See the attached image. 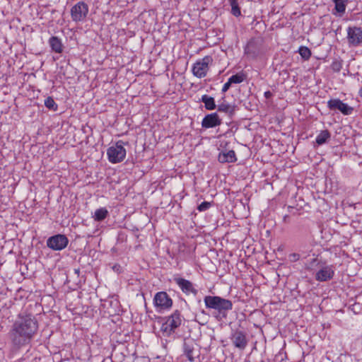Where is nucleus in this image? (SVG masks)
<instances>
[{
  "mask_svg": "<svg viewBox=\"0 0 362 362\" xmlns=\"http://www.w3.org/2000/svg\"><path fill=\"white\" fill-rule=\"evenodd\" d=\"M38 331V322L31 314L20 313L8 332L12 349L18 351L28 345Z\"/></svg>",
  "mask_w": 362,
  "mask_h": 362,
  "instance_id": "f257e3e1",
  "label": "nucleus"
},
{
  "mask_svg": "<svg viewBox=\"0 0 362 362\" xmlns=\"http://www.w3.org/2000/svg\"><path fill=\"white\" fill-rule=\"evenodd\" d=\"M207 309L213 310L214 317L218 321L226 319L228 313L233 309V303L218 296H206L204 298Z\"/></svg>",
  "mask_w": 362,
  "mask_h": 362,
  "instance_id": "f03ea898",
  "label": "nucleus"
},
{
  "mask_svg": "<svg viewBox=\"0 0 362 362\" xmlns=\"http://www.w3.org/2000/svg\"><path fill=\"white\" fill-rule=\"evenodd\" d=\"M182 316L181 313L176 310L168 317L163 318L160 331L164 337H170L175 332L182 324Z\"/></svg>",
  "mask_w": 362,
  "mask_h": 362,
  "instance_id": "7ed1b4c3",
  "label": "nucleus"
},
{
  "mask_svg": "<svg viewBox=\"0 0 362 362\" xmlns=\"http://www.w3.org/2000/svg\"><path fill=\"white\" fill-rule=\"evenodd\" d=\"M124 144L122 141H118L114 146L107 148V155L110 163H117L124 160L127 154Z\"/></svg>",
  "mask_w": 362,
  "mask_h": 362,
  "instance_id": "20e7f679",
  "label": "nucleus"
},
{
  "mask_svg": "<svg viewBox=\"0 0 362 362\" xmlns=\"http://www.w3.org/2000/svg\"><path fill=\"white\" fill-rule=\"evenodd\" d=\"M213 62V59L211 56H205L202 59L197 61L192 66L193 74L199 78H202L206 76L209 71V66Z\"/></svg>",
  "mask_w": 362,
  "mask_h": 362,
  "instance_id": "39448f33",
  "label": "nucleus"
},
{
  "mask_svg": "<svg viewBox=\"0 0 362 362\" xmlns=\"http://www.w3.org/2000/svg\"><path fill=\"white\" fill-rule=\"evenodd\" d=\"M89 11L88 6L84 1H79L71 8V17L74 22L86 21Z\"/></svg>",
  "mask_w": 362,
  "mask_h": 362,
  "instance_id": "423d86ee",
  "label": "nucleus"
},
{
  "mask_svg": "<svg viewBox=\"0 0 362 362\" xmlns=\"http://www.w3.org/2000/svg\"><path fill=\"white\" fill-rule=\"evenodd\" d=\"M153 304L157 310H169L173 305V300L166 292L160 291L154 296Z\"/></svg>",
  "mask_w": 362,
  "mask_h": 362,
  "instance_id": "0eeeda50",
  "label": "nucleus"
},
{
  "mask_svg": "<svg viewBox=\"0 0 362 362\" xmlns=\"http://www.w3.org/2000/svg\"><path fill=\"white\" fill-rule=\"evenodd\" d=\"M327 107L330 110H338L344 115H350L354 111V108L348 104L344 103L342 100L338 98L330 99L327 101Z\"/></svg>",
  "mask_w": 362,
  "mask_h": 362,
  "instance_id": "6e6552de",
  "label": "nucleus"
},
{
  "mask_svg": "<svg viewBox=\"0 0 362 362\" xmlns=\"http://www.w3.org/2000/svg\"><path fill=\"white\" fill-rule=\"evenodd\" d=\"M68 243L69 239L62 234L51 236L47 240V247L53 250H62L67 246Z\"/></svg>",
  "mask_w": 362,
  "mask_h": 362,
  "instance_id": "1a4fd4ad",
  "label": "nucleus"
},
{
  "mask_svg": "<svg viewBox=\"0 0 362 362\" xmlns=\"http://www.w3.org/2000/svg\"><path fill=\"white\" fill-rule=\"evenodd\" d=\"M173 281L185 294L189 295L192 293L194 296L197 294V290L194 288L193 284L190 281L180 277L179 276H175L173 277Z\"/></svg>",
  "mask_w": 362,
  "mask_h": 362,
  "instance_id": "9d476101",
  "label": "nucleus"
},
{
  "mask_svg": "<svg viewBox=\"0 0 362 362\" xmlns=\"http://www.w3.org/2000/svg\"><path fill=\"white\" fill-rule=\"evenodd\" d=\"M347 40L351 46L357 47L362 43V29L359 27H349Z\"/></svg>",
  "mask_w": 362,
  "mask_h": 362,
  "instance_id": "9b49d317",
  "label": "nucleus"
},
{
  "mask_svg": "<svg viewBox=\"0 0 362 362\" xmlns=\"http://www.w3.org/2000/svg\"><path fill=\"white\" fill-rule=\"evenodd\" d=\"M233 344L240 350H244L248 344L245 332L241 330H235L231 334Z\"/></svg>",
  "mask_w": 362,
  "mask_h": 362,
  "instance_id": "f8f14e48",
  "label": "nucleus"
},
{
  "mask_svg": "<svg viewBox=\"0 0 362 362\" xmlns=\"http://www.w3.org/2000/svg\"><path fill=\"white\" fill-rule=\"evenodd\" d=\"M334 270L332 265H324L316 272L315 278L318 281H327L333 278Z\"/></svg>",
  "mask_w": 362,
  "mask_h": 362,
  "instance_id": "ddd939ff",
  "label": "nucleus"
},
{
  "mask_svg": "<svg viewBox=\"0 0 362 362\" xmlns=\"http://www.w3.org/2000/svg\"><path fill=\"white\" fill-rule=\"evenodd\" d=\"M222 124V119L217 112L206 115L202 121V127L204 129L214 128Z\"/></svg>",
  "mask_w": 362,
  "mask_h": 362,
  "instance_id": "4468645a",
  "label": "nucleus"
},
{
  "mask_svg": "<svg viewBox=\"0 0 362 362\" xmlns=\"http://www.w3.org/2000/svg\"><path fill=\"white\" fill-rule=\"evenodd\" d=\"M218 160L220 163H234L237 160L235 153L233 150L222 151L219 153Z\"/></svg>",
  "mask_w": 362,
  "mask_h": 362,
  "instance_id": "2eb2a0df",
  "label": "nucleus"
},
{
  "mask_svg": "<svg viewBox=\"0 0 362 362\" xmlns=\"http://www.w3.org/2000/svg\"><path fill=\"white\" fill-rule=\"evenodd\" d=\"M217 110L218 112H224L228 117H233V116L235 115V105H232L223 101L217 105Z\"/></svg>",
  "mask_w": 362,
  "mask_h": 362,
  "instance_id": "dca6fc26",
  "label": "nucleus"
},
{
  "mask_svg": "<svg viewBox=\"0 0 362 362\" xmlns=\"http://www.w3.org/2000/svg\"><path fill=\"white\" fill-rule=\"evenodd\" d=\"M49 45L53 52L58 54H61L63 52V45L61 39L58 37H51L49 40Z\"/></svg>",
  "mask_w": 362,
  "mask_h": 362,
  "instance_id": "f3484780",
  "label": "nucleus"
},
{
  "mask_svg": "<svg viewBox=\"0 0 362 362\" xmlns=\"http://www.w3.org/2000/svg\"><path fill=\"white\" fill-rule=\"evenodd\" d=\"M200 101L204 104V107L207 110H214L216 108L215 100L213 97L208 95H203Z\"/></svg>",
  "mask_w": 362,
  "mask_h": 362,
  "instance_id": "a211bd4d",
  "label": "nucleus"
},
{
  "mask_svg": "<svg viewBox=\"0 0 362 362\" xmlns=\"http://www.w3.org/2000/svg\"><path fill=\"white\" fill-rule=\"evenodd\" d=\"M331 134L328 130H323L317 136L315 141L320 146L325 144L329 139Z\"/></svg>",
  "mask_w": 362,
  "mask_h": 362,
  "instance_id": "6ab92c4d",
  "label": "nucleus"
},
{
  "mask_svg": "<svg viewBox=\"0 0 362 362\" xmlns=\"http://www.w3.org/2000/svg\"><path fill=\"white\" fill-rule=\"evenodd\" d=\"M109 212L106 208L102 207L95 210L94 213V220L96 221H102L107 218Z\"/></svg>",
  "mask_w": 362,
  "mask_h": 362,
  "instance_id": "aec40b11",
  "label": "nucleus"
},
{
  "mask_svg": "<svg viewBox=\"0 0 362 362\" xmlns=\"http://www.w3.org/2000/svg\"><path fill=\"white\" fill-rule=\"evenodd\" d=\"M334 9L341 15L344 13L349 0H333Z\"/></svg>",
  "mask_w": 362,
  "mask_h": 362,
  "instance_id": "412c9836",
  "label": "nucleus"
},
{
  "mask_svg": "<svg viewBox=\"0 0 362 362\" xmlns=\"http://www.w3.org/2000/svg\"><path fill=\"white\" fill-rule=\"evenodd\" d=\"M184 353L189 361L192 362L194 361V348H193L192 345H191L188 343H185L184 344Z\"/></svg>",
  "mask_w": 362,
  "mask_h": 362,
  "instance_id": "4be33fe9",
  "label": "nucleus"
},
{
  "mask_svg": "<svg viewBox=\"0 0 362 362\" xmlns=\"http://www.w3.org/2000/svg\"><path fill=\"white\" fill-rule=\"evenodd\" d=\"M228 1L231 6V13L235 17L240 16L241 15V11L238 0H228Z\"/></svg>",
  "mask_w": 362,
  "mask_h": 362,
  "instance_id": "5701e85b",
  "label": "nucleus"
},
{
  "mask_svg": "<svg viewBox=\"0 0 362 362\" xmlns=\"http://www.w3.org/2000/svg\"><path fill=\"white\" fill-rule=\"evenodd\" d=\"M298 53L304 60H308L311 56L310 49L305 46H300L299 47Z\"/></svg>",
  "mask_w": 362,
  "mask_h": 362,
  "instance_id": "b1692460",
  "label": "nucleus"
},
{
  "mask_svg": "<svg viewBox=\"0 0 362 362\" xmlns=\"http://www.w3.org/2000/svg\"><path fill=\"white\" fill-rule=\"evenodd\" d=\"M245 78V75L243 73H238L237 74L231 76L228 80L231 83H240Z\"/></svg>",
  "mask_w": 362,
  "mask_h": 362,
  "instance_id": "393cba45",
  "label": "nucleus"
},
{
  "mask_svg": "<svg viewBox=\"0 0 362 362\" xmlns=\"http://www.w3.org/2000/svg\"><path fill=\"white\" fill-rule=\"evenodd\" d=\"M245 53L247 54H250L252 57H256L257 54V52L255 50V42L252 41L249 42L245 48Z\"/></svg>",
  "mask_w": 362,
  "mask_h": 362,
  "instance_id": "a878e982",
  "label": "nucleus"
},
{
  "mask_svg": "<svg viewBox=\"0 0 362 362\" xmlns=\"http://www.w3.org/2000/svg\"><path fill=\"white\" fill-rule=\"evenodd\" d=\"M45 105L48 109L54 111L57 110L58 107L57 103L54 102V99L52 97H47L45 100Z\"/></svg>",
  "mask_w": 362,
  "mask_h": 362,
  "instance_id": "bb28decb",
  "label": "nucleus"
},
{
  "mask_svg": "<svg viewBox=\"0 0 362 362\" xmlns=\"http://www.w3.org/2000/svg\"><path fill=\"white\" fill-rule=\"evenodd\" d=\"M210 206H211V203L210 202H203L202 204H200L198 206L197 209L199 211H204L207 210L208 209H209Z\"/></svg>",
  "mask_w": 362,
  "mask_h": 362,
  "instance_id": "cd10ccee",
  "label": "nucleus"
},
{
  "mask_svg": "<svg viewBox=\"0 0 362 362\" xmlns=\"http://www.w3.org/2000/svg\"><path fill=\"white\" fill-rule=\"evenodd\" d=\"M231 84L232 83H230V81L228 80V81L222 87V90H221L222 93H224L226 91H228V90L230 88Z\"/></svg>",
  "mask_w": 362,
  "mask_h": 362,
  "instance_id": "c85d7f7f",
  "label": "nucleus"
},
{
  "mask_svg": "<svg viewBox=\"0 0 362 362\" xmlns=\"http://www.w3.org/2000/svg\"><path fill=\"white\" fill-rule=\"evenodd\" d=\"M291 262H296L300 259V255L297 253H292L289 255Z\"/></svg>",
  "mask_w": 362,
  "mask_h": 362,
  "instance_id": "c756f323",
  "label": "nucleus"
},
{
  "mask_svg": "<svg viewBox=\"0 0 362 362\" xmlns=\"http://www.w3.org/2000/svg\"><path fill=\"white\" fill-rule=\"evenodd\" d=\"M272 95V93L270 91H269V90L266 91L264 93V96H265L266 98H271Z\"/></svg>",
  "mask_w": 362,
  "mask_h": 362,
  "instance_id": "7c9ffc66",
  "label": "nucleus"
},
{
  "mask_svg": "<svg viewBox=\"0 0 362 362\" xmlns=\"http://www.w3.org/2000/svg\"><path fill=\"white\" fill-rule=\"evenodd\" d=\"M358 93H359L360 96L362 97V87L360 88Z\"/></svg>",
  "mask_w": 362,
  "mask_h": 362,
  "instance_id": "2f4dec72",
  "label": "nucleus"
},
{
  "mask_svg": "<svg viewBox=\"0 0 362 362\" xmlns=\"http://www.w3.org/2000/svg\"><path fill=\"white\" fill-rule=\"evenodd\" d=\"M287 218H288V215L284 216V221H286Z\"/></svg>",
  "mask_w": 362,
  "mask_h": 362,
  "instance_id": "473e14b6",
  "label": "nucleus"
},
{
  "mask_svg": "<svg viewBox=\"0 0 362 362\" xmlns=\"http://www.w3.org/2000/svg\"><path fill=\"white\" fill-rule=\"evenodd\" d=\"M74 272L76 274H79V269H74Z\"/></svg>",
  "mask_w": 362,
  "mask_h": 362,
  "instance_id": "72a5a7b5",
  "label": "nucleus"
}]
</instances>
